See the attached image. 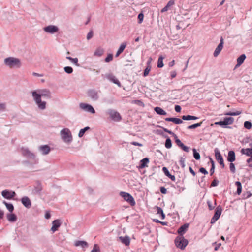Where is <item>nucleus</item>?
I'll list each match as a JSON object with an SVG mask.
<instances>
[{
    "label": "nucleus",
    "mask_w": 252,
    "mask_h": 252,
    "mask_svg": "<svg viewBox=\"0 0 252 252\" xmlns=\"http://www.w3.org/2000/svg\"><path fill=\"white\" fill-rule=\"evenodd\" d=\"M33 101L40 110H44L46 108L47 103L41 99V97L50 99L52 97V93L48 89H37L31 92Z\"/></svg>",
    "instance_id": "obj_1"
},
{
    "label": "nucleus",
    "mask_w": 252,
    "mask_h": 252,
    "mask_svg": "<svg viewBox=\"0 0 252 252\" xmlns=\"http://www.w3.org/2000/svg\"><path fill=\"white\" fill-rule=\"evenodd\" d=\"M3 63L5 66L10 68H19L22 65L21 60L19 58L14 57L5 58Z\"/></svg>",
    "instance_id": "obj_2"
},
{
    "label": "nucleus",
    "mask_w": 252,
    "mask_h": 252,
    "mask_svg": "<svg viewBox=\"0 0 252 252\" xmlns=\"http://www.w3.org/2000/svg\"><path fill=\"white\" fill-rule=\"evenodd\" d=\"M61 139L66 144H70L73 141L71 131L67 128L62 129L60 132Z\"/></svg>",
    "instance_id": "obj_3"
},
{
    "label": "nucleus",
    "mask_w": 252,
    "mask_h": 252,
    "mask_svg": "<svg viewBox=\"0 0 252 252\" xmlns=\"http://www.w3.org/2000/svg\"><path fill=\"white\" fill-rule=\"evenodd\" d=\"M175 244L177 248L184 250L187 246L188 241L183 236H178L175 239Z\"/></svg>",
    "instance_id": "obj_4"
},
{
    "label": "nucleus",
    "mask_w": 252,
    "mask_h": 252,
    "mask_svg": "<svg viewBox=\"0 0 252 252\" xmlns=\"http://www.w3.org/2000/svg\"><path fill=\"white\" fill-rule=\"evenodd\" d=\"M21 153L23 156L33 159L34 160V163L37 164L38 163V159L36 158L35 155L30 151L27 148H22Z\"/></svg>",
    "instance_id": "obj_5"
},
{
    "label": "nucleus",
    "mask_w": 252,
    "mask_h": 252,
    "mask_svg": "<svg viewBox=\"0 0 252 252\" xmlns=\"http://www.w3.org/2000/svg\"><path fill=\"white\" fill-rule=\"evenodd\" d=\"M107 114L109 115L111 119L114 121L119 122L122 119V117L120 113L114 109H108L107 111Z\"/></svg>",
    "instance_id": "obj_6"
},
{
    "label": "nucleus",
    "mask_w": 252,
    "mask_h": 252,
    "mask_svg": "<svg viewBox=\"0 0 252 252\" xmlns=\"http://www.w3.org/2000/svg\"><path fill=\"white\" fill-rule=\"evenodd\" d=\"M100 91L99 90L90 89L87 92L88 96L93 100L97 101L99 98Z\"/></svg>",
    "instance_id": "obj_7"
},
{
    "label": "nucleus",
    "mask_w": 252,
    "mask_h": 252,
    "mask_svg": "<svg viewBox=\"0 0 252 252\" xmlns=\"http://www.w3.org/2000/svg\"><path fill=\"white\" fill-rule=\"evenodd\" d=\"M120 195L124 198L125 201L129 203L131 206L135 205V201L133 197L129 193L125 192H121Z\"/></svg>",
    "instance_id": "obj_8"
},
{
    "label": "nucleus",
    "mask_w": 252,
    "mask_h": 252,
    "mask_svg": "<svg viewBox=\"0 0 252 252\" xmlns=\"http://www.w3.org/2000/svg\"><path fill=\"white\" fill-rule=\"evenodd\" d=\"M43 29L45 32L51 34L58 32L59 30V28L57 26L53 25L46 26Z\"/></svg>",
    "instance_id": "obj_9"
},
{
    "label": "nucleus",
    "mask_w": 252,
    "mask_h": 252,
    "mask_svg": "<svg viewBox=\"0 0 252 252\" xmlns=\"http://www.w3.org/2000/svg\"><path fill=\"white\" fill-rule=\"evenodd\" d=\"M222 210V208L220 206L217 207L215 210V214L211 220V223H215L219 219L220 216L221 215Z\"/></svg>",
    "instance_id": "obj_10"
},
{
    "label": "nucleus",
    "mask_w": 252,
    "mask_h": 252,
    "mask_svg": "<svg viewBox=\"0 0 252 252\" xmlns=\"http://www.w3.org/2000/svg\"><path fill=\"white\" fill-rule=\"evenodd\" d=\"M79 107L81 109L86 112H90L92 114H94L95 113V111L93 107L90 104L81 103L79 104Z\"/></svg>",
    "instance_id": "obj_11"
},
{
    "label": "nucleus",
    "mask_w": 252,
    "mask_h": 252,
    "mask_svg": "<svg viewBox=\"0 0 252 252\" xmlns=\"http://www.w3.org/2000/svg\"><path fill=\"white\" fill-rule=\"evenodd\" d=\"M241 153L243 155H245L250 157L247 160L248 163H250L252 161V148H242L241 150Z\"/></svg>",
    "instance_id": "obj_12"
},
{
    "label": "nucleus",
    "mask_w": 252,
    "mask_h": 252,
    "mask_svg": "<svg viewBox=\"0 0 252 252\" xmlns=\"http://www.w3.org/2000/svg\"><path fill=\"white\" fill-rule=\"evenodd\" d=\"M234 122V118L233 117H225L222 121H219L215 123L216 125L220 126L228 125L232 124Z\"/></svg>",
    "instance_id": "obj_13"
},
{
    "label": "nucleus",
    "mask_w": 252,
    "mask_h": 252,
    "mask_svg": "<svg viewBox=\"0 0 252 252\" xmlns=\"http://www.w3.org/2000/svg\"><path fill=\"white\" fill-rule=\"evenodd\" d=\"M216 159L218 161L222 168L224 167V163L222 156L221 155L220 152L218 148H216L214 150Z\"/></svg>",
    "instance_id": "obj_14"
},
{
    "label": "nucleus",
    "mask_w": 252,
    "mask_h": 252,
    "mask_svg": "<svg viewBox=\"0 0 252 252\" xmlns=\"http://www.w3.org/2000/svg\"><path fill=\"white\" fill-rule=\"evenodd\" d=\"M1 195L4 198L10 200L15 196L16 193L13 191L4 190L2 191Z\"/></svg>",
    "instance_id": "obj_15"
},
{
    "label": "nucleus",
    "mask_w": 252,
    "mask_h": 252,
    "mask_svg": "<svg viewBox=\"0 0 252 252\" xmlns=\"http://www.w3.org/2000/svg\"><path fill=\"white\" fill-rule=\"evenodd\" d=\"M223 44H224L223 39L222 37H221L220 39V43L218 45L217 48L215 49V51L213 53V55L214 57H217L219 55V54L220 53V52H221V50L223 48Z\"/></svg>",
    "instance_id": "obj_16"
},
{
    "label": "nucleus",
    "mask_w": 252,
    "mask_h": 252,
    "mask_svg": "<svg viewBox=\"0 0 252 252\" xmlns=\"http://www.w3.org/2000/svg\"><path fill=\"white\" fill-rule=\"evenodd\" d=\"M52 226L50 230L52 233H53L57 231L58 228L61 226V222L60 220L57 219L52 221Z\"/></svg>",
    "instance_id": "obj_17"
},
{
    "label": "nucleus",
    "mask_w": 252,
    "mask_h": 252,
    "mask_svg": "<svg viewBox=\"0 0 252 252\" xmlns=\"http://www.w3.org/2000/svg\"><path fill=\"white\" fill-rule=\"evenodd\" d=\"M39 151L41 152L43 155H46L49 153L51 151V148L49 146L47 145H44L40 146L38 147Z\"/></svg>",
    "instance_id": "obj_18"
},
{
    "label": "nucleus",
    "mask_w": 252,
    "mask_h": 252,
    "mask_svg": "<svg viewBox=\"0 0 252 252\" xmlns=\"http://www.w3.org/2000/svg\"><path fill=\"white\" fill-rule=\"evenodd\" d=\"M42 190V186L39 181H37L34 186L33 192L35 194H39L40 193Z\"/></svg>",
    "instance_id": "obj_19"
},
{
    "label": "nucleus",
    "mask_w": 252,
    "mask_h": 252,
    "mask_svg": "<svg viewBox=\"0 0 252 252\" xmlns=\"http://www.w3.org/2000/svg\"><path fill=\"white\" fill-rule=\"evenodd\" d=\"M22 204L27 208H30L32 206V203L27 196L23 197L21 199Z\"/></svg>",
    "instance_id": "obj_20"
},
{
    "label": "nucleus",
    "mask_w": 252,
    "mask_h": 252,
    "mask_svg": "<svg viewBox=\"0 0 252 252\" xmlns=\"http://www.w3.org/2000/svg\"><path fill=\"white\" fill-rule=\"evenodd\" d=\"M106 78L110 81L113 83L117 84L118 86H121V83L120 81L116 78V77L112 74H109L106 75Z\"/></svg>",
    "instance_id": "obj_21"
},
{
    "label": "nucleus",
    "mask_w": 252,
    "mask_h": 252,
    "mask_svg": "<svg viewBox=\"0 0 252 252\" xmlns=\"http://www.w3.org/2000/svg\"><path fill=\"white\" fill-rule=\"evenodd\" d=\"M189 226V224L185 223L184 225H182L181 227H180L177 231L178 234H179V236H183V234L186 232Z\"/></svg>",
    "instance_id": "obj_22"
},
{
    "label": "nucleus",
    "mask_w": 252,
    "mask_h": 252,
    "mask_svg": "<svg viewBox=\"0 0 252 252\" xmlns=\"http://www.w3.org/2000/svg\"><path fill=\"white\" fill-rule=\"evenodd\" d=\"M149 162V159L148 158H144L140 161L139 168L143 169L148 167V164Z\"/></svg>",
    "instance_id": "obj_23"
},
{
    "label": "nucleus",
    "mask_w": 252,
    "mask_h": 252,
    "mask_svg": "<svg viewBox=\"0 0 252 252\" xmlns=\"http://www.w3.org/2000/svg\"><path fill=\"white\" fill-rule=\"evenodd\" d=\"M246 58V56L245 54H242L240 56H239L237 59V64L236 65L235 68H236L241 65Z\"/></svg>",
    "instance_id": "obj_24"
},
{
    "label": "nucleus",
    "mask_w": 252,
    "mask_h": 252,
    "mask_svg": "<svg viewBox=\"0 0 252 252\" xmlns=\"http://www.w3.org/2000/svg\"><path fill=\"white\" fill-rule=\"evenodd\" d=\"M162 171L164 174L169 177L172 181H175V177L174 175H172L170 173V172L168 170V169L166 167H163L162 168Z\"/></svg>",
    "instance_id": "obj_25"
},
{
    "label": "nucleus",
    "mask_w": 252,
    "mask_h": 252,
    "mask_svg": "<svg viewBox=\"0 0 252 252\" xmlns=\"http://www.w3.org/2000/svg\"><path fill=\"white\" fill-rule=\"evenodd\" d=\"M165 120L168 122H172L176 124H180L183 123V121L181 119L177 118H166Z\"/></svg>",
    "instance_id": "obj_26"
},
{
    "label": "nucleus",
    "mask_w": 252,
    "mask_h": 252,
    "mask_svg": "<svg viewBox=\"0 0 252 252\" xmlns=\"http://www.w3.org/2000/svg\"><path fill=\"white\" fill-rule=\"evenodd\" d=\"M227 160L232 162L235 160V154L233 151H230L228 154Z\"/></svg>",
    "instance_id": "obj_27"
},
{
    "label": "nucleus",
    "mask_w": 252,
    "mask_h": 252,
    "mask_svg": "<svg viewBox=\"0 0 252 252\" xmlns=\"http://www.w3.org/2000/svg\"><path fill=\"white\" fill-rule=\"evenodd\" d=\"M75 246H81L82 248H86L88 246V244L87 242L85 241H76L75 242Z\"/></svg>",
    "instance_id": "obj_28"
},
{
    "label": "nucleus",
    "mask_w": 252,
    "mask_h": 252,
    "mask_svg": "<svg viewBox=\"0 0 252 252\" xmlns=\"http://www.w3.org/2000/svg\"><path fill=\"white\" fill-rule=\"evenodd\" d=\"M119 239L126 246H128L130 244V239L128 236H126L124 237L120 236V237H119Z\"/></svg>",
    "instance_id": "obj_29"
},
{
    "label": "nucleus",
    "mask_w": 252,
    "mask_h": 252,
    "mask_svg": "<svg viewBox=\"0 0 252 252\" xmlns=\"http://www.w3.org/2000/svg\"><path fill=\"white\" fill-rule=\"evenodd\" d=\"M151 60V58H150V60L147 62V66L146 67V68L145 69V70L144 71V73H143V76L144 77L147 76L148 75L150 71L151 70V67L150 66Z\"/></svg>",
    "instance_id": "obj_30"
},
{
    "label": "nucleus",
    "mask_w": 252,
    "mask_h": 252,
    "mask_svg": "<svg viewBox=\"0 0 252 252\" xmlns=\"http://www.w3.org/2000/svg\"><path fill=\"white\" fill-rule=\"evenodd\" d=\"M154 111L158 115H166L167 112L159 107H156L154 108Z\"/></svg>",
    "instance_id": "obj_31"
},
{
    "label": "nucleus",
    "mask_w": 252,
    "mask_h": 252,
    "mask_svg": "<svg viewBox=\"0 0 252 252\" xmlns=\"http://www.w3.org/2000/svg\"><path fill=\"white\" fill-rule=\"evenodd\" d=\"M66 58L69 60L73 64L76 66H80V64L78 63V59L77 58H73L70 56H67Z\"/></svg>",
    "instance_id": "obj_32"
},
{
    "label": "nucleus",
    "mask_w": 252,
    "mask_h": 252,
    "mask_svg": "<svg viewBox=\"0 0 252 252\" xmlns=\"http://www.w3.org/2000/svg\"><path fill=\"white\" fill-rule=\"evenodd\" d=\"M126 43H123L122 44H121L120 46L119 47V48L118 49L116 55H115V57H118L120 55V54L123 52V51L125 49V48H126Z\"/></svg>",
    "instance_id": "obj_33"
},
{
    "label": "nucleus",
    "mask_w": 252,
    "mask_h": 252,
    "mask_svg": "<svg viewBox=\"0 0 252 252\" xmlns=\"http://www.w3.org/2000/svg\"><path fill=\"white\" fill-rule=\"evenodd\" d=\"M7 219L10 222H14L17 220V217L14 214L10 213L7 214Z\"/></svg>",
    "instance_id": "obj_34"
},
{
    "label": "nucleus",
    "mask_w": 252,
    "mask_h": 252,
    "mask_svg": "<svg viewBox=\"0 0 252 252\" xmlns=\"http://www.w3.org/2000/svg\"><path fill=\"white\" fill-rule=\"evenodd\" d=\"M3 203L5 205L7 209L10 212H12L14 210V206L12 203H7L5 201H3Z\"/></svg>",
    "instance_id": "obj_35"
},
{
    "label": "nucleus",
    "mask_w": 252,
    "mask_h": 252,
    "mask_svg": "<svg viewBox=\"0 0 252 252\" xmlns=\"http://www.w3.org/2000/svg\"><path fill=\"white\" fill-rule=\"evenodd\" d=\"M182 119L183 120H196L198 119V117L195 116H192V115H183L182 116Z\"/></svg>",
    "instance_id": "obj_36"
},
{
    "label": "nucleus",
    "mask_w": 252,
    "mask_h": 252,
    "mask_svg": "<svg viewBox=\"0 0 252 252\" xmlns=\"http://www.w3.org/2000/svg\"><path fill=\"white\" fill-rule=\"evenodd\" d=\"M156 211L157 214H159L161 215V219H164L165 217V215L163 213V210L159 207H156Z\"/></svg>",
    "instance_id": "obj_37"
},
{
    "label": "nucleus",
    "mask_w": 252,
    "mask_h": 252,
    "mask_svg": "<svg viewBox=\"0 0 252 252\" xmlns=\"http://www.w3.org/2000/svg\"><path fill=\"white\" fill-rule=\"evenodd\" d=\"M235 185L237 186V193L238 195H240L242 192V185L241 183L239 181H236L235 182Z\"/></svg>",
    "instance_id": "obj_38"
},
{
    "label": "nucleus",
    "mask_w": 252,
    "mask_h": 252,
    "mask_svg": "<svg viewBox=\"0 0 252 252\" xmlns=\"http://www.w3.org/2000/svg\"><path fill=\"white\" fill-rule=\"evenodd\" d=\"M202 122H200V123H195V124H193L191 125H190L189 126H188L187 127V128L188 129H195L198 127H199L201 126V124H202Z\"/></svg>",
    "instance_id": "obj_39"
},
{
    "label": "nucleus",
    "mask_w": 252,
    "mask_h": 252,
    "mask_svg": "<svg viewBox=\"0 0 252 252\" xmlns=\"http://www.w3.org/2000/svg\"><path fill=\"white\" fill-rule=\"evenodd\" d=\"M103 52L104 50L102 48H98L95 51L94 55L100 57L103 55Z\"/></svg>",
    "instance_id": "obj_40"
},
{
    "label": "nucleus",
    "mask_w": 252,
    "mask_h": 252,
    "mask_svg": "<svg viewBox=\"0 0 252 252\" xmlns=\"http://www.w3.org/2000/svg\"><path fill=\"white\" fill-rule=\"evenodd\" d=\"M164 59V57L162 56H159L158 61V68H161L163 66V60Z\"/></svg>",
    "instance_id": "obj_41"
},
{
    "label": "nucleus",
    "mask_w": 252,
    "mask_h": 252,
    "mask_svg": "<svg viewBox=\"0 0 252 252\" xmlns=\"http://www.w3.org/2000/svg\"><path fill=\"white\" fill-rule=\"evenodd\" d=\"M90 128L89 127L87 126L83 129H80L78 133V137L80 138L83 137L85 132L88 130L90 129Z\"/></svg>",
    "instance_id": "obj_42"
},
{
    "label": "nucleus",
    "mask_w": 252,
    "mask_h": 252,
    "mask_svg": "<svg viewBox=\"0 0 252 252\" xmlns=\"http://www.w3.org/2000/svg\"><path fill=\"white\" fill-rule=\"evenodd\" d=\"M165 146L167 149H170L172 147V142L169 138L166 139Z\"/></svg>",
    "instance_id": "obj_43"
},
{
    "label": "nucleus",
    "mask_w": 252,
    "mask_h": 252,
    "mask_svg": "<svg viewBox=\"0 0 252 252\" xmlns=\"http://www.w3.org/2000/svg\"><path fill=\"white\" fill-rule=\"evenodd\" d=\"M193 154L194 158L196 160H199L200 158V154L197 152L195 148L193 149Z\"/></svg>",
    "instance_id": "obj_44"
},
{
    "label": "nucleus",
    "mask_w": 252,
    "mask_h": 252,
    "mask_svg": "<svg viewBox=\"0 0 252 252\" xmlns=\"http://www.w3.org/2000/svg\"><path fill=\"white\" fill-rule=\"evenodd\" d=\"M174 137L175 138V142L177 144V145L181 147L183 144H184L181 140L178 138L176 134H174Z\"/></svg>",
    "instance_id": "obj_45"
},
{
    "label": "nucleus",
    "mask_w": 252,
    "mask_h": 252,
    "mask_svg": "<svg viewBox=\"0 0 252 252\" xmlns=\"http://www.w3.org/2000/svg\"><path fill=\"white\" fill-rule=\"evenodd\" d=\"M64 71L67 74H71L73 72V68L70 66H65L64 67Z\"/></svg>",
    "instance_id": "obj_46"
},
{
    "label": "nucleus",
    "mask_w": 252,
    "mask_h": 252,
    "mask_svg": "<svg viewBox=\"0 0 252 252\" xmlns=\"http://www.w3.org/2000/svg\"><path fill=\"white\" fill-rule=\"evenodd\" d=\"M212 164L211 168L210 169V175H212L214 173L215 171V164L214 162L212 160L211 158H210Z\"/></svg>",
    "instance_id": "obj_47"
},
{
    "label": "nucleus",
    "mask_w": 252,
    "mask_h": 252,
    "mask_svg": "<svg viewBox=\"0 0 252 252\" xmlns=\"http://www.w3.org/2000/svg\"><path fill=\"white\" fill-rule=\"evenodd\" d=\"M252 124L250 121H245L244 123V127L248 129H250L252 127Z\"/></svg>",
    "instance_id": "obj_48"
},
{
    "label": "nucleus",
    "mask_w": 252,
    "mask_h": 252,
    "mask_svg": "<svg viewBox=\"0 0 252 252\" xmlns=\"http://www.w3.org/2000/svg\"><path fill=\"white\" fill-rule=\"evenodd\" d=\"M6 104L5 103H0V113L5 111Z\"/></svg>",
    "instance_id": "obj_49"
},
{
    "label": "nucleus",
    "mask_w": 252,
    "mask_h": 252,
    "mask_svg": "<svg viewBox=\"0 0 252 252\" xmlns=\"http://www.w3.org/2000/svg\"><path fill=\"white\" fill-rule=\"evenodd\" d=\"M241 114V112L238 111H236L235 112H229L226 114V115H229V116H237Z\"/></svg>",
    "instance_id": "obj_50"
},
{
    "label": "nucleus",
    "mask_w": 252,
    "mask_h": 252,
    "mask_svg": "<svg viewBox=\"0 0 252 252\" xmlns=\"http://www.w3.org/2000/svg\"><path fill=\"white\" fill-rule=\"evenodd\" d=\"M113 60V55L112 54H109L107 57L105 59V62L106 63L109 62Z\"/></svg>",
    "instance_id": "obj_51"
},
{
    "label": "nucleus",
    "mask_w": 252,
    "mask_h": 252,
    "mask_svg": "<svg viewBox=\"0 0 252 252\" xmlns=\"http://www.w3.org/2000/svg\"><path fill=\"white\" fill-rule=\"evenodd\" d=\"M91 252H100V249L97 244H94Z\"/></svg>",
    "instance_id": "obj_52"
},
{
    "label": "nucleus",
    "mask_w": 252,
    "mask_h": 252,
    "mask_svg": "<svg viewBox=\"0 0 252 252\" xmlns=\"http://www.w3.org/2000/svg\"><path fill=\"white\" fill-rule=\"evenodd\" d=\"M185 158H181L180 161H179V163H180L181 166L182 168H184L185 166Z\"/></svg>",
    "instance_id": "obj_53"
},
{
    "label": "nucleus",
    "mask_w": 252,
    "mask_h": 252,
    "mask_svg": "<svg viewBox=\"0 0 252 252\" xmlns=\"http://www.w3.org/2000/svg\"><path fill=\"white\" fill-rule=\"evenodd\" d=\"M143 18H144L143 14L142 13L139 14L138 15V23H141L143 21Z\"/></svg>",
    "instance_id": "obj_54"
},
{
    "label": "nucleus",
    "mask_w": 252,
    "mask_h": 252,
    "mask_svg": "<svg viewBox=\"0 0 252 252\" xmlns=\"http://www.w3.org/2000/svg\"><path fill=\"white\" fill-rule=\"evenodd\" d=\"M230 170L231 172L233 173H234L235 172V165L233 163L231 162L230 163Z\"/></svg>",
    "instance_id": "obj_55"
},
{
    "label": "nucleus",
    "mask_w": 252,
    "mask_h": 252,
    "mask_svg": "<svg viewBox=\"0 0 252 252\" xmlns=\"http://www.w3.org/2000/svg\"><path fill=\"white\" fill-rule=\"evenodd\" d=\"M134 103L138 104L139 106L144 107V104L140 100H135L133 101Z\"/></svg>",
    "instance_id": "obj_56"
},
{
    "label": "nucleus",
    "mask_w": 252,
    "mask_h": 252,
    "mask_svg": "<svg viewBox=\"0 0 252 252\" xmlns=\"http://www.w3.org/2000/svg\"><path fill=\"white\" fill-rule=\"evenodd\" d=\"M175 2H174V1L173 0H170V1H169L167 3V4H166V7H167V8L169 9V8L171 6H172V5H173L174 4Z\"/></svg>",
    "instance_id": "obj_57"
},
{
    "label": "nucleus",
    "mask_w": 252,
    "mask_h": 252,
    "mask_svg": "<svg viewBox=\"0 0 252 252\" xmlns=\"http://www.w3.org/2000/svg\"><path fill=\"white\" fill-rule=\"evenodd\" d=\"M175 2H174V1L173 0H170V1H169L167 3V4H166V7H167V8L169 9V8L171 6H172V5H173L174 4Z\"/></svg>",
    "instance_id": "obj_58"
},
{
    "label": "nucleus",
    "mask_w": 252,
    "mask_h": 252,
    "mask_svg": "<svg viewBox=\"0 0 252 252\" xmlns=\"http://www.w3.org/2000/svg\"><path fill=\"white\" fill-rule=\"evenodd\" d=\"M219 182V181H218V180H217V179H214V180L212 181V183H211V187H215V186H217L218 185Z\"/></svg>",
    "instance_id": "obj_59"
},
{
    "label": "nucleus",
    "mask_w": 252,
    "mask_h": 252,
    "mask_svg": "<svg viewBox=\"0 0 252 252\" xmlns=\"http://www.w3.org/2000/svg\"><path fill=\"white\" fill-rule=\"evenodd\" d=\"M93 36V31H91L87 34V40H90L91 38H92Z\"/></svg>",
    "instance_id": "obj_60"
},
{
    "label": "nucleus",
    "mask_w": 252,
    "mask_h": 252,
    "mask_svg": "<svg viewBox=\"0 0 252 252\" xmlns=\"http://www.w3.org/2000/svg\"><path fill=\"white\" fill-rule=\"evenodd\" d=\"M180 148H181L184 151L186 152H189V148L185 146L184 144H183V145Z\"/></svg>",
    "instance_id": "obj_61"
},
{
    "label": "nucleus",
    "mask_w": 252,
    "mask_h": 252,
    "mask_svg": "<svg viewBox=\"0 0 252 252\" xmlns=\"http://www.w3.org/2000/svg\"><path fill=\"white\" fill-rule=\"evenodd\" d=\"M199 171L205 175H206L208 173V171L203 167H201L199 169Z\"/></svg>",
    "instance_id": "obj_62"
},
{
    "label": "nucleus",
    "mask_w": 252,
    "mask_h": 252,
    "mask_svg": "<svg viewBox=\"0 0 252 252\" xmlns=\"http://www.w3.org/2000/svg\"><path fill=\"white\" fill-rule=\"evenodd\" d=\"M160 191L161 193H162V194H166V192H167V189L164 187H160Z\"/></svg>",
    "instance_id": "obj_63"
},
{
    "label": "nucleus",
    "mask_w": 252,
    "mask_h": 252,
    "mask_svg": "<svg viewBox=\"0 0 252 252\" xmlns=\"http://www.w3.org/2000/svg\"><path fill=\"white\" fill-rule=\"evenodd\" d=\"M175 110L176 112H180L181 111V107L180 106L178 105H175Z\"/></svg>",
    "instance_id": "obj_64"
}]
</instances>
